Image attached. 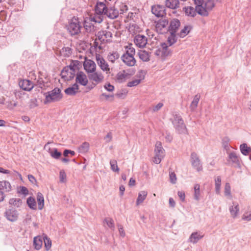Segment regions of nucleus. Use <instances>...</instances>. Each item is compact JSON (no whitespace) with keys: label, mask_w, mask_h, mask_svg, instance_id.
I'll return each instance as SVG.
<instances>
[{"label":"nucleus","mask_w":251,"mask_h":251,"mask_svg":"<svg viewBox=\"0 0 251 251\" xmlns=\"http://www.w3.org/2000/svg\"><path fill=\"white\" fill-rule=\"evenodd\" d=\"M44 95L45 97L44 101L45 104L59 101L63 97L61 90L57 87L54 88L51 91L45 93Z\"/></svg>","instance_id":"obj_1"},{"label":"nucleus","mask_w":251,"mask_h":251,"mask_svg":"<svg viewBox=\"0 0 251 251\" xmlns=\"http://www.w3.org/2000/svg\"><path fill=\"white\" fill-rule=\"evenodd\" d=\"M107 7L108 6H106L103 2H98L95 6V10L96 13L98 16L91 18V21L95 23H100L102 21L101 15H105Z\"/></svg>","instance_id":"obj_2"},{"label":"nucleus","mask_w":251,"mask_h":251,"mask_svg":"<svg viewBox=\"0 0 251 251\" xmlns=\"http://www.w3.org/2000/svg\"><path fill=\"white\" fill-rule=\"evenodd\" d=\"M81 28L80 23L75 18H73L67 26V30L72 36L79 33Z\"/></svg>","instance_id":"obj_3"},{"label":"nucleus","mask_w":251,"mask_h":251,"mask_svg":"<svg viewBox=\"0 0 251 251\" xmlns=\"http://www.w3.org/2000/svg\"><path fill=\"white\" fill-rule=\"evenodd\" d=\"M75 69H72V66H67L63 69L61 72L62 78L66 80H70L74 78L75 76Z\"/></svg>","instance_id":"obj_4"},{"label":"nucleus","mask_w":251,"mask_h":251,"mask_svg":"<svg viewBox=\"0 0 251 251\" xmlns=\"http://www.w3.org/2000/svg\"><path fill=\"white\" fill-rule=\"evenodd\" d=\"M228 159L227 161L231 162L235 168H241V163L242 162L239 156L234 151H232L228 153Z\"/></svg>","instance_id":"obj_5"},{"label":"nucleus","mask_w":251,"mask_h":251,"mask_svg":"<svg viewBox=\"0 0 251 251\" xmlns=\"http://www.w3.org/2000/svg\"><path fill=\"white\" fill-rule=\"evenodd\" d=\"M190 159L192 165L194 168L198 171L202 170V167L201 164L198 154L196 152H193L191 153Z\"/></svg>","instance_id":"obj_6"},{"label":"nucleus","mask_w":251,"mask_h":251,"mask_svg":"<svg viewBox=\"0 0 251 251\" xmlns=\"http://www.w3.org/2000/svg\"><path fill=\"white\" fill-rule=\"evenodd\" d=\"M215 5L214 1L213 0H206L204 2L202 5V8H201V11L204 12L205 11V13L204 15H201L203 17H206L209 15V11H211Z\"/></svg>","instance_id":"obj_7"},{"label":"nucleus","mask_w":251,"mask_h":251,"mask_svg":"<svg viewBox=\"0 0 251 251\" xmlns=\"http://www.w3.org/2000/svg\"><path fill=\"white\" fill-rule=\"evenodd\" d=\"M151 12L157 17H163L166 14L165 7L160 5L152 6L151 7Z\"/></svg>","instance_id":"obj_8"},{"label":"nucleus","mask_w":251,"mask_h":251,"mask_svg":"<svg viewBox=\"0 0 251 251\" xmlns=\"http://www.w3.org/2000/svg\"><path fill=\"white\" fill-rule=\"evenodd\" d=\"M162 50H156V55H159L161 52V55L162 59H164L167 57L171 56L172 53V51L169 49L168 46L166 43H162L161 44Z\"/></svg>","instance_id":"obj_9"},{"label":"nucleus","mask_w":251,"mask_h":251,"mask_svg":"<svg viewBox=\"0 0 251 251\" xmlns=\"http://www.w3.org/2000/svg\"><path fill=\"white\" fill-rule=\"evenodd\" d=\"M156 25L155 28L156 31L159 33H163L165 32V30L167 29V26L168 25L169 21L167 19H160L158 21L155 22Z\"/></svg>","instance_id":"obj_10"},{"label":"nucleus","mask_w":251,"mask_h":251,"mask_svg":"<svg viewBox=\"0 0 251 251\" xmlns=\"http://www.w3.org/2000/svg\"><path fill=\"white\" fill-rule=\"evenodd\" d=\"M134 42L137 47L142 48L147 44V38L143 35L138 34L135 36Z\"/></svg>","instance_id":"obj_11"},{"label":"nucleus","mask_w":251,"mask_h":251,"mask_svg":"<svg viewBox=\"0 0 251 251\" xmlns=\"http://www.w3.org/2000/svg\"><path fill=\"white\" fill-rule=\"evenodd\" d=\"M180 22L178 19H172L170 22L167 31L170 33L173 32L176 33L180 26Z\"/></svg>","instance_id":"obj_12"},{"label":"nucleus","mask_w":251,"mask_h":251,"mask_svg":"<svg viewBox=\"0 0 251 251\" xmlns=\"http://www.w3.org/2000/svg\"><path fill=\"white\" fill-rule=\"evenodd\" d=\"M96 58L98 65L101 70L103 71H106V73L109 71L110 69L108 64L100 55H97Z\"/></svg>","instance_id":"obj_13"},{"label":"nucleus","mask_w":251,"mask_h":251,"mask_svg":"<svg viewBox=\"0 0 251 251\" xmlns=\"http://www.w3.org/2000/svg\"><path fill=\"white\" fill-rule=\"evenodd\" d=\"M105 15L110 19H114L118 17L119 11L115 6H108Z\"/></svg>","instance_id":"obj_14"},{"label":"nucleus","mask_w":251,"mask_h":251,"mask_svg":"<svg viewBox=\"0 0 251 251\" xmlns=\"http://www.w3.org/2000/svg\"><path fill=\"white\" fill-rule=\"evenodd\" d=\"M88 78L90 80L95 82L97 84L100 83L103 79V76L100 72H93L88 74Z\"/></svg>","instance_id":"obj_15"},{"label":"nucleus","mask_w":251,"mask_h":251,"mask_svg":"<svg viewBox=\"0 0 251 251\" xmlns=\"http://www.w3.org/2000/svg\"><path fill=\"white\" fill-rule=\"evenodd\" d=\"M5 215L7 220L11 222L16 221L18 218V213L16 210L12 208L6 210Z\"/></svg>","instance_id":"obj_16"},{"label":"nucleus","mask_w":251,"mask_h":251,"mask_svg":"<svg viewBox=\"0 0 251 251\" xmlns=\"http://www.w3.org/2000/svg\"><path fill=\"white\" fill-rule=\"evenodd\" d=\"M76 82L83 86H86L88 83V79L86 75L81 71L78 72L76 76Z\"/></svg>","instance_id":"obj_17"},{"label":"nucleus","mask_w":251,"mask_h":251,"mask_svg":"<svg viewBox=\"0 0 251 251\" xmlns=\"http://www.w3.org/2000/svg\"><path fill=\"white\" fill-rule=\"evenodd\" d=\"M19 85L21 88L25 91H29L33 88V83L31 81L27 79L20 81Z\"/></svg>","instance_id":"obj_18"},{"label":"nucleus","mask_w":251,"mask_h":251,"mask_svg":"<svg viewBox=\"0 0 251 251\" xmlns=\"http://www.w3.org/2000/svg\"><path fill=\"white\" fill-rule=\"evenodd\" d=\"M12 190V187L10 183L6 180L0 181V191L3 194L9 193Z\"/></svg>","instance_id":"obj_19"},{"label":"nucleus","mask_w":251,"mask_h":251,"mask_svg":"<svg viewBox=\"0 0 251 251\" xmlns=\"http://www.w3.org/2000/svg\"><path fill=\"white\" fill-rule=\"evenodd\" d=\"M122 61L128 66H133L136 63V60L133 56L123 54L121 56Z\"/></svg>","instance_id":"obj_20"},{"label":"nucleus","mask_w":251,"mask_h":251,"mask_svg":"<svg viewBox=\"0 0 251 251\" xmlns=\"http://www.w3.org/2000/svg\"><path fill=\"white\" fill-rule=\"evenodd\" d=\"M96 64L91 60H88L84 63V68L88 73H93L96 70Z\"/></svg>","instance_id":"obj_21"},{"label":"nucleus","mask_w":251,"mask_h":251,"mask_svg":"<svg viewBox=\"0 0 251 251\" xmlns=\"http://www.w3.org/2000/svg\"><path fill=\"white\" fill-rule=\"evenodd\" d=\"M78 89L79 86L78 84L75 83L71 87L66 88L64 92L67 95L74 96L78 92Z\"/></svg>","instance_id":"obj_22"},{"label":"nucleus","mask_w":251,"mask_h":251,"mask_svg":"<svg viewBox=\"0 0 251 251\" xmlns=\"http://www.w3.org/2000/svg\"><path fill=\"white\" fill-rule=\"evenodd\" d=\"M183 11L186 16L191 17H194L196 15L197 13H198V10L196 7L194 8L192 6H185L183 8Z\"/></svg>","instance_id":"obj_23"},{"label":"nucleus","mask_w":251,"mask_h":251,"mask_svg":"<svg viewBox=\"0 0 251 251\" xmlns=\"http://www.w3.org/2000/svg\"><path fill=\"white\" fill-rule=\"evenodd\" d=\"M233 205L229 207V211L231 214V217L233 218H235L239 214V207L238 203L236 202H232Z\"/></svg>","instance_id":"obj_24"},{"label":"nucleus","mask_w":251,"mask_h":251,"mask_svg":"<svg viewBox=\"0 0 251 251\" xmlns=\"http://www.w3.org/2000/svg\"><path fill=\"white\" fill-rule=\"evenodd\" d=\"M150 52L145 50H140L138 52L140 59L144 62H148L150 60Z\"/></svg>","instance_id":"obj_25"},{"label":"nucleus","mask_w":251,"mask_h":251,"mask_svg":"<svg viewBox=\"0 0 251 251\" xmlns=\"http://www.w3.org/2000/svg\"><path fill=\"white\" fill-rule=\"evenodd\" d=\"M179 0H166V6L171 9H177L179 7Z\"/></svg>","instance_id":"obj_26"},{"label":"nucleus","mask_w":251,"mask_h":251,"mask_svg":"<svg viewBox=\"0 0 251 251\" xmlns=\"http://www.w3.org/2000/svg\"><path fill=\"white\" fill-rule=\"evenodd\" d=\"M173 115L174 117V120L172 121V122L174 127L177 125L184 123L181 115L178 113L175 112L173 113Z\"/></svg>","instance_id":"obj_27"},{"label":"nucleus","mask_w":251,"mask_h":251,"mask_svg":"<svg viewBox=\"0 0 251 251\" xmlns=\"http://www.w3.org/2000/svg\"><path fill=\"white\" fill-rule=\"evenodd\" d=\"M176 132L179 134H188V130L184 123L180 124L174 127Z\"/></svg>","instance_id":"obj_28"},{"label":"nucleus","mask_w":251,"mask_h":251,"mask_svg":"<svg viewBox=\"0 0 251 251\" xmlns=\"http://www.w3.org/2000/svg\"><path fill=\"white\" fill-rule=\"evenodd\" d=\"M42 244L43 239L41 236H38L34 238L33 246L35 249L36 250H40L42 247Z\"/></svg>","instance_id":"obj_29"},{"label":"nucleus","mask_w":251,"mask_h":251,"mask_svg":"<svg viewBox=\"0 0 251 251\" xmlns=\"http://www.w3.org/2000/svg\"><path fill=\"white\" fill-rule=\"evenodd\" d=\"M203 235L199 233L198 232H193L191 234L189 237L190 242L195 244L198 242L199 240L203 237Z\"/></svg>","instance_id":"obj_30"},{"label":"nucleus","mask_w":251,"mask_h":251,"mask_svg":"<svg viewBox=\"0 0 251 251\" xmlns=\"http://www.w3.org/2000/svg\"><path fill=\"white\" fill-rule=\"evenodd\" d=\"M154 152L155 154H158L164 156V150L163 149L162 144L160 142L158 141L156 143Z\"/></svg>","instance_id":"obj_31"},{"label":"nucleus","mask_w":251,"mask_h":251,"mask_svg":"<svg viewBox=\"0 0 251 251\" xmlns=\"http://www.w3.org/2000/svg\"><path fill=\"white\" fill-rule=\"evenodd\" d=\"M194 4L196 5L197 9L198 10V14L199 15H204L205 13V11L204 12L201 11V8H202V5L204 3L203 0H193Z\"/></svg>","instance_id":"obj_32"},{"label":"nucleus","mask_w":251,"mask_h":251,"mask_svg":"<svg viewBox=\"0 0 251 251\" xmlns=\"http://www.w3.org/2000/svg\"><path fill=\"white\" fill-rule=\"evenodd\" d=\"M128 76V74L124 70L117 74L116 78L119 82H123L126 80Z\"/></svg>","instance_id":"obj_33"},{"label":"nucleus","mask_w":251,"mask_h":251,"mask_svg":"<svg viewBox=\"0 0 251 251\" xmlns=\"http://www.w3.org/2000/svg\"><path fill=\"white\" fill-rule=\"evenodd\" d=\"M192 27L191 25H186L181 30L180 32L177 33V35L181 38L185 37L190 32Z\"/></svg>","instance_id":"obj_34"},{"label":"nucleus","mask_w":251,"mask_h":251,"mask_svg":"<svg viewBox=\"0 0 251 251\" xmlns=\"http://www.w3.org/2000/svg\"><path fill=\"white\" fill-rule=\"evenodd\" d=\"M147 192L145 191H142L139 193L136 200V205H138L143 202L147 197Z\"/></svg>","instance_id":"obj_35"},{"label":"nucleus","mask_w":251,"mask_h":251,"mask_svg":"<svg viewBox=\"0 0 251 251\" xmlns=\"http://www.w3.org/2000/svg\"><path fill=\"white\" fill-rule=\"evenodd\" d=\"M37 201L38 202V209L42 210L44 205V199L43 194L40 192L37 193Z\"/></svg>","instance_id":"obj_36"},{"label":"nucleus","mask_w":251,"mask_h":251,"mask_svg":"<svg viewBox=\"0 0 251 251\" xmlns=\"http://www.w3.org/2000/svg\"><path fill=\"white\" fill-rule=\"evenodd\" d=\"M200 98L201 96L199 94H197L195 96L193 100H192L190 106V108L191 111H194L195 109L197 108Z\"/></svg>","instance_id":"obj_37"},{"label":"nucleus","mask_w":251,"mask_h":251,"mask_svg":"<svg viewBox=\"0 0 251 251\" xmlns=\"http://www.w3.org/2000/svg\"><path fill=\"white\" fill-rule=\"evenodd\" d=\"M28 207L33 210H36L37 208L36 207V202L35 199L32 197H29L27 199L26 201Z\"/></svg>","instance_id":"obj_38"},{"label":"nucleus","mask_w":251,"mask_h":251,"mask_svg":"<svg viewBox=\"0 0 251 251\" xmlns=\"http://www.w3.org/2000/svg\"><path fill=\"white\" fill-rule=\"evenodd\" d=\"M215 185V192L217 194H220L221 185V177L218 176L214 179Z\"/></svg>","instance_id":"obj_39"},{"label":"nucleus","mask_w":251,"mask_h":251,"mask_svg":"<svg viewBox=\"0 0 251 251\" xmlns=\"http://www.w3.org/2000/svg\"><path fill=\"white\" fill-rule=\"evenodd\" d=\"M241 153L244 155H247L251 152V148L248 147L247 144H242L240 146Z\"/></svg>","instance_id":"obj_40"},{"label":"nucleus","mask_w":251,"mask_h":251,"mask_svg":"<svg viewBox=\"0 0 251 251\" xmlns=\"http://www.w3.org/2000/svg\"><path fill=\"white\" fill-rule=\"evenodd\" d=\"M119 57L120 55L117 52L113 51L112 52H110L108 54L107 58L109 61L112 63H114L115 61L119 58Z\"/></svg>","instance_id":"obj_41"},{"label":"nucleus","mask_w":251,"mask_h":251,"mask_svg":"<svg viewBox=\"0 0 251 251\" xmlns=\"http://www.w3.org/2000/svg\"><path fill=\"white\" fill-rule=\"evenodd\" d=\"M89 144L88 142H85L83 143L78 148V151L80 153H86L89 149Z\"/></svg>","instance_id":"obj_42"},{"label":"nucleus","mask_w":251,"mask_h":251,"mask_svg":"<svg viewBox=\"0 0 251 251\" xmlns=\"http://www.w3.org/2000/svg\"><path fill=\"white\" fill-rule=\"evenodd\" d=\"M9 204L15 207H19L22 203V200L18 198H12L9 200Z\"/></svg>","instance_id":"obj_43"},{"label":"nucleus","mask_w":251,"mask_h":251,"mask_svg":"<svg viewBox=\"0 0 251 251\" xmlns=\"http://www.w3.org/2000/svg\"><path fill=\"white\" fill-rule=\"evenodd\" d=\"M103 224H106L107 226L112 230H114L115 226L114 221L111 218H106L103 220Z\"/></svg>","instance_id":"obj_44"},{"label":"nucleus","mask_w":251,"mask_h":251,"mask_svg":"<svg viewBox=\"0 0 251 251\" xmlns=\"http://www.w3.org/2000/svg\"><path fill=\"white\" fill-rule=\"evenodd\" d=\"M50 156L55 159H59L62 154L61 152L58 151L56 148L52 149V150L50 151Z\"/></svg>","instance_id":"obj_45"},{"label":"nucleus","mask_w":251,"mask_h":251,"mask_svg":"<svg viewBox=\"0 0 251 251\" xmlns=\"http://www.w3.org/2000/svg\"><path fill=\"white\" fill-rule=\"evenodd\" d=\"M170 33V35L168 37L167 42L169 46H171L176 43L177 39L176 37V33L173 32Z\"/></svg>","instance_id":"obj_46"},{"label":"nucleus","mask_w":251,"mask_h":251,"mask_svg":"<svg viewBox=\"0 0 251 251\" xmlns=\"http://www.w3.org/2000/svg\"><path fill=\"white\" fill-rule=\"evenodd\" d=\"M43 239L44 241L46 249L47 251H49L51 247V241L46 235H44Z\"/></svg>","instance_id":"obj_47"},{"label":"nucleus","mask_w":251,"mask_h":251,"mask_svg":"<svg viewBox=\"0 0 251 251\" xmlns=\"http://www.w3.org/2000/svg\"><path fill=\"white\" fill-rule=\"evenodd\" d=\"M231 188L230 184L228 182H226L225 184V190L224 193L226 196L228 197L229 199L232 198V196L231 194Z\"/></svg>","instance_id":"obj_48"},{"label":"nucleus","mask_w":251,"mask_h":251,"mask_svg":"<svg viewBox=\"0 0 251 251\" xmlns=\"http://www.w3.org/2000/svg\"><path fill=\"white\" fill-rule=\"evenodd\" d=\"M139 79H135L132 81L128 82L127 86L128 87H131L138 85L141 82V80L144 78V77H142L141 75L139 76Z\"/></svg>","instance_id":"obj_49"},{"label":"nucleus","mask_w":251,"mask_h":251,"mask_svg":"<svg viewBox=\"0 0 251 251\" xmlns=\"http://www.w3.org/2000/svg\"><path fill=\"white\" fill-rule=\"evenodd\" d=\"M111 169L115 172H119V168L117 165V161L116 160H112L110 161Z\"/></svg>","instance_id":"obj_50"},{"label":"nucleus","mask_w":251,"mask_h":251,"mask_svg":"<svg viewBox=\"0 0 251 251\" xmlns=\"http://www.w3.org/2000/svg\"><path fill=\"white\" fill-rule=\"evenodd\" d=\"M200 185L198 184H196L194 186V199L199 201L200 199Z\"/></svg>","instance_id":"obj_51"},{"label":"nucleus","mask_w":251,"mask_h":251,"mask_svg":"<svg viewBox=\"0 0 251 251\" xmlns=\"http://www.w3.org/2000/svg\"><path fill=\"white\" fill-rule=\"evenodd\" d=\"M126 53H125L124 54L126 55H129L131 56H134L135 54V49L132 47L131 46L129 45L128 46H127L126 48Z\"/></svg>","instance_id":"obj_52"},{"label":"nucleus","mask_w":251,"mask_h":251,"mask_svg":"<svg viewBox=\"0 0 251 251\" xmlns=\"http://www.w3.org/2000/svg\"><path fill=\"white\" fill-rule=\"evenodd\" d=\"M62 53L65 57H69L72 53V49L69 47H64L62 48Z\"/></svg>","instance_id":"obj_53"},{"label":"nucleus","mask_w":251,"mask_h":251,"mask_svg":"<svg viewBox=\"0 0 251 251\" xmlns=\"http://www.w3.org/2000/svg\"><path fill=\"white\" fill-rule=\"evenodd\" d=\"M169 177H170V182L172 184L176 183L177 179H176V175L174 172H169Z\"/></svg>","instance_id":"obj_54"},{"label":"nucleus","mask_w":251,"mask_h":251,"mask_svg":"<svg viewBox=\"0 0 251 251\" xmlns=\"http://www.w3.org/2000/svg\"><path fill=\"white\" fill-rule=\"evenodd\" d=\"M119 6V14H123L124 13L126 12L128 10L127 6L124 3H121Z\"/></svg>","instance_id":"obj_55"},{"label":"nucleus","mask_w":251,"mask_h":251,"mask_svg":"<svg viewBox=\"0 0 251 251\" xmlns=\"http://www.w3.org/2000/svg\"><path fill=\"white\" fill-rule=\"evenodd\" d=\"M18 193L26 196L28 194V189L25 186H20L18 190Z\"/></svg>","instance_id":"obj_56"},{"label":"nucleus","mask_w":251,"mask_h":251,"mask_svg":"<svg viewBox=\"0 0 251 251\" xmlns=\"http://www.w3.org/2000/svg\"><path fill=\"white\" fill-rule=\"evenodd\" d=\"M59 178H60V181L61 182L64 183L65 182L66 178V175L65 172L62 170L59 173Z\"/></svg>","instance_id":"obj_57"},{"label":"nucleus","mask_w":251,"mask_h":251,"mask_svg":"<svg viewBox=\"0 0 251 251\" xmlns=\"http://www.w3.org/2000/svg\"><path fill=\"white\" fill-rule=\"evenodd\" d=\"M163 158V156H161L158 154H155V156L153 158V161L155 164H159L162 159Z\"/></svg>","instance_id":"obj_58"},{"label":"nucleus","mask_w":251,"mask_h":251,"mask_svg":"<svg viewBox=\"0 0 251 251\" xmlns=\"http://www.w3.org/2000/svg\"><path fill=\"white\" fill-rule=\"evenodd\" d=\"M84 27L87 32H91L94 26L90 23L85 22L84 24Z\"/></svg>","instance_id":"obj_59"},{"label":"nucleus","mask_w":251,"mask_h":251,"mask_svg":"<svg viewBox=\"0 0 251 251\" xmlns=\"http://www.w3.org/2000/svg\"><path fill=\"white\" fill-rule=\"evenodd\" d=\"M242 219L245 221H250L251 220V212H246L242 216Z\"/></svg>","instance_id":"obj_60"},{"label":"nucleus","mask_w":251,"mask_h":251,"mask_svg":"<svg viewBox=\"0 0 251 251\" xmlns=\"http://www.w3.org/2000/svg\"><path fill=\"white\" fill-rule=\"evenodd\" d=\"M165 138L166 141L168 142H171L173 140V136L171 135V134L168 132L166 131L164 134Z\"/></svg>","instance_id":"obj_61"},{"label":"nucleus","mask_w":251,"mask_h":251,"mask_svg":"<svg viewBox=\"0 0 251 251\" xmlns=\"http://www.w3.org/2000/svg\"><path fill=\"white\" fill-rule=\"evenodd\" d=\"M118 226V229H119V233H120V236L124 237L126 235V233L125 232V231H124V229L123 228V227L120 224H118L117 225Z\"/></svg>","instance_id":"obj_62"},{"label":"nucleus","mask_w":251,"mask_h":251,"mask_svg":"<svg viewBox=\"0 0 251 251\" xmlns=\"http://www.w3.org/2000/svg\"><path fill=\"white\" fill-rule=\"evenodd\" d=\"M163 106V104L162 102H159L155 106H153L152 110L153 112H156L160 110Z\"/></svg>","instance_id":"obj_63"},{"label":"nucleus","mask_w":251,"mask_h":251,"mask_svg":"<svg viewBox=\"0 0 251 251\" xmlns=\"http://www.w3.org/2000/svg\"><path fill=\"white\" fill-rule=\"evenodd\" d=\"M104 88L109 92H112L114 89V87L110 84H106L104 86Z\"/></svg>","instance_id":"obj_64"}]
</instances>
